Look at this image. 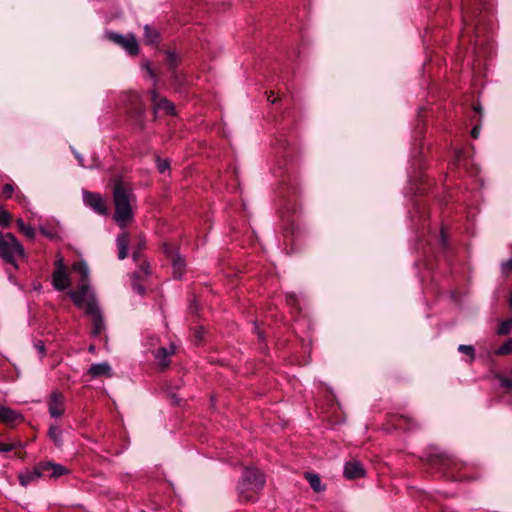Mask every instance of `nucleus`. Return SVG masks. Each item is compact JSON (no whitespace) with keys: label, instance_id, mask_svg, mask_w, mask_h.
I'll use <instances>...</instances> for the list:
<instances>
[{"label":"nucleus","instance_id":"nucleus-1","mask_svg":"<svg viewBox=\"0 0 512 512\" xmlns=\"http://www.w3.org/2000/svg\"><path fill=\"white\" fill-rule=\"evenodd\" d=\"M69 296L73 303L78 308L84 309L85 314L90 317L92 336L101 337L106 330V324L92 288L89 285L83 284L76 290L69 291Z\"/></svg>","mask_w":512,"mask_h":512},{"label":"nucleus","instance_id":"nucleus-2","mask_svg":"<svg viewBox=\"0 0 512 512\" xmlns=\"http://www.w3.org/2000/svg\"><path fill=\"white\" fill-rule=\"evenodd\" d=\"M113 196L115 204V213L113 218L119 227L124 229L127 226L128 221L131 220L133 216L130 205L133 197L132 188L128 183L118 180L114 186Z\"/></svg>","mask_w":512,"mask_h":512},{"label":"nucleus","instance_id":"nucleus-3","mask_svg":"<svg viewBox=\"0 0 512 512\" xmlns=\"http://www.w3.org/2000/svg\"><path fill=\"white\" fill-rule=\"evenodd\" d=\"M265 485L264 474L255 468H246L237 485L242 502H255L258 493Z\"/></svg>","mask_w":512,"mask_h":512},{"label":"nucleus","instance_id":"nucleus-4","mask_svg":"<svg viewBox=\"0 0 512 512\" xmlns=\"http://www.w3.org/2000/svg\"><path fill=\"white\" fill-rule=\"evenodd\" d=\"M265 485L264 474L255 468H246L237 485L242 502H255L258 493Z\"/></svg>","mask_w":512,"mask_h":512},{"label":"nucleus","instance_id":"nucleus-5","mask_svg":"<svg viewBox=\"0 0 512 512\" xmlns=\"http://www.w3.org/2000/svg\"><path fill=\"white\" fill-rule=\"evenodd\" d=\"M26 257L24 247L12 233L0 231V258L18 268L17 260Z\"/></svg>","mask_w":512,"mask_h":512},{"label":"nucleus","instance_id":"nucleus-6","mask_svg":"<svg viewBox=\"0 0 512 512\" xmlns=\"http://www.w3.org/2000/svg\"><path fill=\"white\" fill-rule=\"evenodd\" d=\"M48 412L52 418H59L65 412V396L59 391L51 392L48 402Z\"/></svg>","mask_w":512,"mask_h":512},{"label":"nucleus","instance_id":"nucleus-7","mask_svg":"<svg viewBox=\"0 0 512 512\" xmlns=\"http://www.w3.org/2000/svg\"><path fill=\"white\" fill-rule=\"evenodd\" d=\"M108 37L111 41L125 49L130 55L138 54L139 47L134 36H124L118 33L109 32Z\"/></svg>","mask_w":512,"mask_h":512},{"label":"nucleus","instance_id":"nucleus-8","mask_svg":"<svg viewBox=\"0 0 512 512\" xmlns=\"http://www.w3.org/2000/svg\"><path fill=\"white\" fill-rule=\"evenodd\" d=\"M163 249L167 257L171 261L174 277L181 278L185 268L184 259L172 246L168 244H164Z\"/></svg>","mask_w":512,"mask_h":512},{"label":"nucleus","instance_id":"nucleus-9","mask_svg":"<svg viewBox=\"0 0 512 512\" xmlns=\"http://www.w3.org/2000/svg\"><path fill=\"white\" fill-rule=\"evenodd\" d=\"M83 201L85 205L89 206L96 213L100 215L107 214L106 203L100 194L84 191Z\"/></svg>","mask_w":512,"mask_h":512},{"label":"nucleus","instance_id":"nucleus-10","mask_svg":"<svg viewBox=\"0 0 512 512\" xmlns=\"http://www.w3.org/2000/svg\"><path fill=\"white\" fill-rule=\"evenodd\" d=\"M150 94L155 115L160 112L166 115H173L175 113V107L169 100L158 95L155 90H152Z\"/></svg>","mask_w":512,"mask_h":512},{"label":"nucleus","instance_id":"nucleus-11","mask_svg":"<svg viewBox=\"0 0 512 512\" xmlns=\"http://www.w3.org/2000/svg\"><path fill=\"white\" fill-rule=\"evenodd\" d=\"M42 477H45V473L44 470L40 468V463H38L33 469L20 473L19 482L22 486L26 487L37 482Z\"/></svg>","mask_w":512,"mask_h":512},{"label":"nucleus","instance_id":"nucleus-12","mask_svg":"<svg viewBox=\"0 0 512 512\" xmlns=\"http://www.w3.org/2000/svg\"><path fill=\"white\" fill-rule=\"evenodd\" d=\"M40 468L44 470L45 477L57 479L69 473V470L62 464L54 462H40Z\"/></svg>","mask_w":512,"mask_h":512},{"label":"nucleus","instance_id":"nucleus-13","mask_svg":"<svg viewBox=\"0 0 512 512\" xmlns=\"http://www.w3.org/2000/svg\"><path fill=\"white\" fill-rule=\"evenodd\" d=\"M52 284L53 287L58 291H64L68 289L71 285L68 271H53Z\"/></svg>","mask_w":512,"mask_h":512},{"label":"nucleus","instance_id":"nucleus-14","mask_svg":"<svg viewBox=\"0 0 512 512\" xmlns=\"http://www.w3.org/2000/svg\"><path fill=\"white\" fill-rule=\"evenodd\" d=\"M365 470L359 461H349L344 465V476L347 479H357L363 477Z\"/></svg>","mask_w":512,"mask_h":512},{"label":"nucleus","instance_id":"nucleus-15","mask_svg":"<svg viewBox=\"0 0 512 512\" xmlns=\"http://www.w3.org/2000/svg\"><path fill=\"white\" fill-rule=\"evenodd\" d=\"M457 467V463L448 458V457H443L441 456L440 458V469L444 471L445 475L448 477V478H451L453 480H456V481H462L464 480V478L460 475H457L455 473V468Z\"/></svg>","mask_w":512,"mask_h":512},{"label":"nucleus","instance_id":"nucleus-16","mask_svg":"<svg viewBox=\"0 0 512 512\" xmlns=\"http://www.w3.org/2000/svg\"><path fill=\"white\" fill-rule=\"evenodd\" d=\"M175 353V346L161 347L154 353V358L162 368L169 366V357Z\"/></svg>","mask_w":512,"mask_h":512},{"label":"nucleus","instance_id":"nucleus-17","mask_svg":"<svg viewBox=\"0 0 512 512\" xmlns=\"http://www.w3.org/2000/svg\"><path fill=\"white\" fill-rule=\"evenodd\" d=\"M129 244V234L127 232L120 233L116 238V245L118 248V259L123 260L127 257V250Z\"/></svg>","mask_w":512,"mask_h":512},{"label":"nucleus","instance_id":"nucleus-18","mask_svg":"<svg viewBox=\"0 0 512 512\" xmlns=\"http://www.w3.org/2000/svg\"><path fill=\"white\" fill-rule=\"evenodd\" d=\"M88 373L92 377H100V376L111 377L112 376L111 367L108 363H105V362L92 364L89 368Z\"/></svg>","mask_w":512,"mask_h":512},{"label":"nucleus","instance_id":"nucleus-19","mask_svg":"<svg viewBox=\"0 0 512 512\" xmlns=\"http://www.w3.org/2000/svg\"><path fill=\"white\" fill-rule=\"evenodd\" d=\"M20 414L17 413L15 410L1 406L0 407V422L6 423V424H13L20 418Z\"/></svg>","mask_w":512,"mask_h":512},{"label":"nucleus","instance_id":"nucleus-20","mask_svg":"<svg viewBox=\"0 0 512 512\" xmlns=\"http://www.w3.org/2000/svg\"><path fill=\"white\" fill-rule=\"evenodd\" d=\"M72 270L75 272V273H78L80 276H81V281L83 283H81L78 288L85 284V285H88L86 282V280L88 279L89 277V267L88 265L84 262V261H77L75 262L73 265H72Z\"/></svg>","mask_w":512,"mask_h":512},{"label":"nucleus","instance_id":"nucleus-21","mask_svg":"<svg viewBox=\"0 0 512 512\" xmlns=\"http://www.w3.org/2000/svg\"><path fill=\"white\" fill-rule=\"evenodd\" d=\"M16 224H17V227L19 229V231L24 235L26 236L28 239H34L35 236H36V232H35V229L32 228L31 226L29 225H26L24 223V221L19 218L16 220Z\"/></svg>","mask_w":512,"mask_h":512},{"label":"nucleus","instance_id":"nucleus-22","mask_svg":"<svg viewBox=\"0 0 512 512\" xmlns=\"http://www.w3.org/2000/svg\"><path fill=\"white\" fill-rule=\"evenodd\" d=\"M49 437L56 446H62V430L57 425H51L49 428Z\"/></svg>","mask_w":512,"mask_h":512},{"label":"nucleus","instance_id":"nucleus-23","mask_svg":"<svg viewBox=\"0 0 512 512\" xmlns=\"http://www.w3.org/2000/svg\"><path fill=\"white\" fill-rule=\"evenodd\" d=\"M158 32L149 25L144 26V40L147 44H154L158 39Z\"/></svg>","mask_w":512,"mask_h":512},{"label":"nucleus","instance_id":"nucleus-24","mask_svg":"<svg viewBox=\"0 0 512 512\" xmlns=\"http://www.w3.org/2000/svg\"><path fill=\"white\" fill-rule=\"evenodd\" d=\"M306 479L308 480L311 488L315 492H320V491H322L324 489L322 487V485H321V480H320V478H319V476L317 474L306 473Z\"/></svg>","mask_w":512,"mask_h":512},{"label":"nucleus","instance_id":"nucleus-25","mask_svg":"<svg viewBox=\"0 0 512 512\" xmlns=\"http://www.w3.org/2000/svg\"><path fill=\"white\" fill-rule=\"evenodd\" d=\"M512 330V318H508L504 321H502L497 329L498 335H507Z\"/></svg>","mask_w":512,"mask_h":512},{"label":"nucleus","instance_id":"nucleus-26","mask_svg":"<svg viewBox=\"0 0 512 512\" xmlns=\"http://www.w3.org/2000/svg\"><path fill=\"white\" fill-rule=\"evenodd\" d=\"M510 353H512V338L508 339L495 351L498 356L509 355Z\"/></svg>","mask_w":512,"mask_h":512},{"label":"nucleus","instance_id":"nucleus-27","mask_svg":"<svg viewBox=\"0 0 512 512\" xmlns=\"http://www.w3.org/2000/svg\"><path fill=\"white\" fill-rule=\"evenodd\" d=\"M18 447H21V442L18 440L9 441L6 443L0 442V452L3 453L12 451L13 449H16Z\"/></svg>","mask_w":512,"mask_h":512},{"label":"nucleus","instance_id":"nucleus-28","mask_svg":"<svg viewBox=\"0 0 512 512\" xmlns=\"http://www.w3.org/2000/svg\"><path fill=\"white\" fill-rule=\"evenodd\" d=\"M11 214L7 211H0V226L7 228L11 223Z\"/></svg>","mask_w":512,"mask_h":512},{"label":"nucleus","instance_id":"nucleus-29","mask_svg":"<svg viewBox=\"0 0 512 512\" xmlns=\"http://www.w3.org/2000/svg\"><path fill=\"white\" fill-rule=\"evenodd\" d=\"M40 232L49 239H56L58 237V232L55 228L48 229L45 226L39 227Z\"/></svg>","mask_w":512,"mask_h":512},{"label":"nucleus","instance_id":"nucleus-30","mask_svg":"<svg viewBox=\"0 0 512 512\" xmlns=\"http://www.w3.org/2000/svg\"><path fill=\"white\" fill-rule=\"evenodd\" d=\"M156 163L157 169L159 170L160 173H165L167 170H169L170 164L167 159L157 158Z\"/></svg>","mask_w":512,"mask_h":512},{"label":"nucleus","instance_id":"nucleus-31","mask_svg":"<svg viewBox=\"0 0 512 512\" xmlns=\"http://www.w3.org/2000/svg\"><path fill=\"white\" fill-rule=\"evenodd\" d=\"M166 61L168 63V65L170 66V68H174L176 67L177 63H178V56L176 53L174 52H167L166 54Z\"/></svg>","mask_w":512,"mask_h":512},{"label":"nucleus","instance_id":"nucleus-32","mask_svg":"<svg viewBox=\"0 0 512 512\" xmlns=\"http://www.w3.org/2000/svg\"><path fill=\"white\" fill-rule=\"evenodd\" d=\"M501 272L504 276H509L512 274V259L501 263Z\"/></svg>","mask_w":512,"mask_h":512},{"label":"nucleus","instance_id":"nucleus-33","mask_svg":"<svg viewBox=\"0 0 512 512\" xmlns=\"http://www.w3.org/2000/svg\"><path fill=\"white\" fill-rule=\"evenodd\" d=\"M458 351L461 352V353H464V354H467L469 355L472 359L474 358L475 356V350H474V347L471 346V345H459L458 347Z\"/></svg>","mask_w":512,"mask_h":512},{"label":"nucleus","instance_id":"nucleus-34","mask_svg":"<svg viewBox=\"0 0 512 512\" xmlns=\"http://www.w3.org/2000/svg\"><path fill=\"white\" fill-rule=\"evenodd\" d=\"M14 190H15L14 185L7 183L3 186L2 196L4 198H11L12 194L14 193Z\"/></svg>","mask_w":512,"mask_h":512},{"label":"nucleus","instance_id":"nucleus-35","mask_svg":"<svg viewBox=\"0 0 512 512\" xmlns=\"http://www.w3.org/2000/svg\"><path fill=\"white\" fill-rule=\"evenodd\" d=\"M54 266H55V269L54 271H65L67 270L65 264H64V261H63V258H58L55 263H54Z\"/></svg>","mask_w":512,"mask_h":512},{"label":"nucleus","instance_id":"nucleus-36","mask_svg":"<svg viewBox=\"0 0 512 512\" xmlns=\"http://www.w3.org/2000/svg\"><path fill=\"white\" fill-rule=\"evenodd\" d=\"M500 384L503 388L511 390L512 389V378L503 377L500 379Z\"/></svg>","mask_w":512,"mask_h":512},{"label":"nucleus","instance_id":"nucleus-37","mask_svg":"<svg viewBox=\"0 0 512 512\" xmlns=\"http://www.w3.org/2000/svg\"><path fill=\"white\" fill-rule=\"evenodd\" d=\"M35 349L37 350L41 357L45 356V345L42 341H38L37 343H35Z\"/></svg>","mask_w":512,"mask_h":512},{"label":"nucleus","instance_id":"nucleus-38","mask_svg":"<svg viewBox=\"0 0 512 512\" xmlns=\"http://www.w3.org/2000/svg\"><path fill=\"white\" fill-rule=\"evenodd\" d=\"M479 133H480V128H479V126H477V125H476V126H474V127H473V129H472V131H471V135H472V137H473V138H475V139H476V138H478Z\"/></svg>","mask_w":512,"mask_h":512},{"label":"nucleus","instance_id":"nucleus-39","mask_svg":"<svg viewBox=\"0 0 512 512\" xmlns=\"http://www.w3.org/2000/svg\"><path fill=\"white\" fill-rule=\"evenodd\" d=\"M74 155H75L76 159L78 160L79 165L82 166V167H85L84 159H83L82 155L77 153V152H75V151H74Z\"/></svg>","mask_w":512,"mask_h":512},{"label":"nucleus","instance_id":"nucleus-40","mask_svg":"<svg viewBox=\"0 0 512 512\" xmlns=\"http://www.w3.org/2000/svg\"><path fill=\"white\" fill-rule=\"evenodd\" d=\"M133 288H134V290H136L141 295L144 294V292H145V288L143 286H141V285L136 284V283L133 284Z\"/></svg>","mask_w":512,"mask_h":512},{"label":"nucleus","instance_id":"nucleus-41","mask_svg":"<svg viewBox=\"0 0 512 512\" xmlns=\"http://www.w3.org/2000/svg\"><path fill=\"white\" fill-rule=\"evenodd\" d=\"M272 96H273V92H270V94L267 96V100L269 102H271L272 104H274L276 102V99L272 98Z\"/></svg>","mask_w":512,"mask_h":512},{"label":"nucleus","instance_id":"nucleus-42","mask_svg":"<svg viewBox=\"0 0 512 512\" xmlns=\"http://www.w3.org/2000/svg\"><path fill=\"white\" fill-rule=\"evenodd\" d=\"M462 154H463V152H462V151H458V152L456 153V159H457L458 161L461 159Z\"/></svg>","mask_w":512,"mask_h":512},{"label":"nucleus","instance_id":"nucleus-43","mask_svg":"<svg viewBox=\"0 0 512 512\" xmlns=\"http://www.w3.org/2000/svg\"><path fill=\"white\" fill-rule=\"evenodd\" d=\"M441 238H442L443 244L445 245V243H446V238H445V234H444V231H443V230L441 231Z\"/></svg>","mask_w":512,"mask_h":512},{"label":"nucleus","instance_id":"nucleus-44","mask_svg":"<svg viewBox=\"0 0 512 512\" xmlns=\"http://www.w3.org/2000/svg\"><path fill=\"white\" fill-rule=\"evenodd\" d=\"M147 70H148V72H149L150 76H151V77H154V73H153V71H152V69L150 68V66H149V65H147Z\"/></svg>","mask_w":512,"mask_h":512},{"label":"nucleus","instance_id":"nucleus-45","mask_svg":"<svg viewBox=\"0 0 512 512\" xmlns=\"http://www.w3.org/2000/svg\"><path fill=\"white\" fill-rule=\"evenodd\" d=\"M138 256H139V251H134L133 252V259L137 260Z\"/></svg>","mask_w":512,"mask_h":512},{"label":"nucleus","instance_id":"nucleus-46","mask_svg":"<svg viewBox=\"0 0 512 512\" xmlns=\"http://www.w3.org/2000/svg\"><path fill=\"white\" fill-rule=\"evenodd\" d=\"M288 301L292 304H294L296 302V297L295 296H292L291 298H288Z\"/></svg>","mask_w":512,"mask_h":512},{"label":"nucleus","instance_id":"nucleus-47","mask_svg":"<svg viewBox=\"0 0 512 512\" xmlns=\"http://www.w3.org/2000/svg\"><path fill=\"white\" fill-rule=\"evenodd\" d=\"M468 6H469L468 1H467V0H463V7H464L465 9H467V8H468Z\"/></svg>","mask_w":512,"mask_h":512},{"label":"nucleus","instance_id":"nucleus-48","mask_svg":"<svg viewBox=\"0 0 512 512\" xmlns=\"http://www.w3.org/2000/svg\"><path fill=\"white\" fill-rule=\"evenodd\" d=\"M16 198H17L18 200H20L21 198H24V196H23L22 194L18 193V194L16 195Z\"/></svg>","mask_w":512,"mask_h":512},{"label":"nucleus","instance_id":"nucleus-49","mask_svg":"<svg viewBox=\"0 0 512 512\" xmlns=\"http://www.w3.org/2000/svg\"><path fill=\"white\" fill-rule=\"evenodd\" d=\"M142 269H143V271H144V273H145V274H148V273H149V271H148V269H147V266H145V267L143 266V267H142Z\"/></svg>","mask_w":512,"mask_h":512},{"label":"nucleus","instance_id":"nucleus-50","mask_svg":"<svg viewBox=\"0 0 512 512\" xmlns=\"http://www.w3.org/2000/svg\"><path fill=\"white\" fill-rule=\"evenodd\" d=\"M94 349H95V348H94V346H93V345H91V346L89 347V351H90V352H93V351H94Z\"/></svg>","mask_w":512,"mask_h":512},{"label":"nucleus","instance_id":"nucleus-51","mask_svg":"<svg viewBox=\"0 0 512 512\" xmlns=\"http://www.w3.org/2000/svg\"><path fill=\"white\" fill-rule=\"evenodd\" d=\"M144 244H145V241L141 239L139 246L141 247Z\"/></svg>","mask_w":512,"mask_h":512},{"label":"nucleus","instance_id":"nucleus-52","mask_svg":"<svg viewBox=\"0 0 512 512\" xmlns=\"http://www.w3.org/2000/svg\"><path fill=\"white\" fill-rule=\"evenodd\" d=\"M258 337H259L260 339H263V335H262V333H261V332H258Z\"/></svg>","mask_w":512,"mask_h":512},{"label":"nucleus","instance_id":"nucleus-53","mask_svg":"<svg viewBox=\"0 0 512 512\" xmlns=\"http://www.w3.org/2000/svg\"><path fill=\"white\" fill-rule=\"evenodd\" d=\"M475 110H476L477 112H479V111H480V108H479V107H475Z\"/></svg>","mask_w":512,"mask_h":512}]
</instances>
